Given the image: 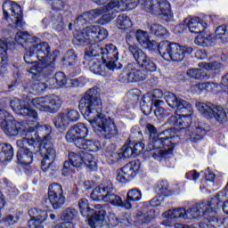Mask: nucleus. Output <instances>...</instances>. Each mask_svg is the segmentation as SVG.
<instances>
[{
    "label": "nucleus",
    "mask_w": 228,
    "mask_h": 228,
    "mask_svg": "<svg viewBox=\"0 0 228 228\" xmlns=\"http://www.w3.org/2000/svg\"><path fill=\"white\" fill-rule=\"evenodd\" d=\"M97 95H99V88L89 89L81 98L78 108L84 118L91 124L94 129H98L106 140H111L118 136V130L115 121L102 114V101Z\"/></svg>",
    "instance_id": "nucleus-1"
},
{
    "label": "nucleus",
    "mask_w": 228,
    "mask_h": 228,
    "mask_svg": "<svg viewBox=\"0 0 228 228\" xmlns=\"http://www.w3.org/2000/svg\"><path fill=\"white\" fill-rule=\"evenodd\" d=\"M128 51L136 62L128 63L119 75L120 81L123 83H138L145 81L149 72H156L158 66L142 49L136 45H129Z\"/></svg>",
    "instance_id": "nucleus-2"
},
{
    "label": "nucleus",
    "mask_w": 228,
    "mask_h": 228,
    "mask_svg": "<svg viewBox=\"0 0 228 228\" xmlns=\"http://www.w3.org/2000/svg\"><path fill=\"white\" fill-rule=\"evenodd\" d=\"M24 61L28 64L27 72L34 76L44 72L48 67H54L56 56L51 54V46L47 43L33 45L25 53Z\"/></svg>",
    "instance_id": "nucleus-3"
},
{
    "label": "nucleus",
    "mask_w": 228,
    "mask_h": 228,
    "mask_svg": "<svg viewBox=\"0 0 228 228\" xmlns=\"http://www.w3.org/2000/svg\"><path fill=\"white\" fill-rule=\"evenodd\" d=\"M166 102L170 106V108H176L181 114H175L171 116L167 119V124L169 126H174L175 127H180V131L188 127V124H191V115L193 113V108L185 100L175 96L173 93H167L164 96Z\"/></svg>",
    "instance_id": "nucleus-4"
},
{
    "label": "nucleus",
    "mask_w": 228,
    "mask_h": 228,
    "mask_svg": "<svg viewBox=\"0 0 228 228\" xmlns=\"http://www.w3.org/2000/svg\"><path fill=\"white\" fill-rule=\"evenodd\" d=\"M35 121L17 122L6 110H0V127L7 136H29L35 133Z\"/></svg>",
    "instance_id": "nucleus-5"
},
{
    "label": "nucleus",
    "mask_w": 228,
    "mask_h": 228,
    "mask_svg": "<svg viewBox=\"0 0 228 228\" xmlns=\"http://www.w3.org/2000/svg\"><path fill=\"white\" fill-rule=\"evenodd\" d=\"M165 137H152L150 138L146 151H154L151 152L152 158L158 161H161L162 159L175 147L174 142V129L169 128L164 132Z\"/></svg>",
    "instance_id": "nucleus-6"
},
{
    "label": "nucleus",
    "mask_w": 228,
    "mask_h": 228,
    "mask_svg": "<svg viewBox=\"0 0 228 228\" xmlns=\"http://www.w3.org/2000/svg\"><path fill=\"white\" fill-rule=\"evenodd\" d=\"M83 167H86L89 170L97 169V160L94 155L85 151L69 152V160H66L63 165L62 175L67 176L71 174L73 167L83 168Z\"/></svg>",
    "instance_id": "nucleus-7"
},
{
    "label": "nucleus",
    "mask_w": 228,
    "mask_h": 228,
    "mask_svg": "<svg viewBox=\"0 0 228 228\" xmlns=\"http://www.w3.org/2000/svg\"><path fill=\"white\" fill-rule=\"evenodd\" d=\"M225 192H219L208 202L196 204L194 207L185 210V220L200 218V216H204V215L216 213V209H220V208H222V202H224V199H225Z\"/></svg>",
    "instance_id": "nucleus-8"
},
{
    "label": "nucleus",
    "mask_w": 228,
    "mask_h": 228,
    "mask_svg": "<svg viewBox=\"0 0 228 228\" xmlns=\"http://www.w3.org/2000/svg\"><path fill=\"white\" fill-rule=\"evenodd\" d=\"M91 199L100 202H107L111 206L117 208H124V201L122 198L113 192V183L110 180L102 181L96 188H94L91 193Z\"/></svg>",
    "instance_id": "nucleus-9"
},
{
    "label": "nucleus",
    "mask_w": 228,
    "mask_h": 228,
    "mask_svg": "<svg viewBox=\"0 0 228 228\" xmlns=\"http://www.w3.org/2000/svg\"><path fill=\"white\" fill-rule=\"evenodd\" d=\"M28 122H36L37 126L34 127V131H37L35 137L32 138H23L16 142L17 147H26L28 145L31 151L35 149H39L40 145L43 143H47L51 140V134L53 133V128L49 125H40L37 120H29Z\"/></svg>",
    "instance_id": "nucleus-10"
},
{
    "label": "nucleus",
    "mask_w": 228,
    "mask_h": 228,
    "mask_svg": "<svg viewBox=\"0 0 228 228\" xmlns=\"http://www.w3.org/2000/svg\"><path fill=\"white\" fill-rule=\"evenodd\" d=\"M159 53L166 61H183L185 54H191L193 48L181 46L177 43L162 41L159 45Z\"/></svg>",
    "instance_id": "nucleus-11"
},
{
    "label": "nucleus",
    "mask_w": 228,
    "mask_h": 228,
    "mask_svg": "<svg viewBox=\"0 0 228 228\" xmlns=\"http://www.w3.org/2000/svg\"><path fill=\"white\" fill-rule=\"evenodd\" d=\"M141 4L148 13L158 15L166 22L172 20L170 2L167 0H141Z\"/></svg>",
    "instance_id": "nucleus-12"
},
{
    "label": "nucleus",
    "mask_w": 228,
    "mask_h": 228,
    "mask_svg": "<svg viewBox=\"0 0 228 228\" xmlns=\"http://www.w3.org/2000/svg\"><path fill=\"white\" fill-rule=\"evenodd\" d=\"M75 38L79 45H85L86 40L99 44V42H102V40L108 38V30L104 28H101L100 26L91 25L79 32Z\"/></svg>",
    "instance_id": "nucleus-13"
},
{
    "label": "nucleus",
    "mask_w": 228,
    "mask_h": 228,
    "mask_svg": "<svg viewBox=\"0 0 228 228\" xmlns=\"http://www.w3.org/2000/svg\"><path fill=\"white\" fill-rule=\"evenodd\" d=\"M32 104L39 110V111H45L46 113H56L61 108L63 100L58 94H49L45 97L34 98Z\"/></svg>",
    "instance_id": "nucleus-14"
},
{
    "label": "nucleus",
    "mask_w": 228,
    "mask_h": 228,
    "mask_svg": "<svg viewBox=\"0 0 228 228\" xmlns=\"http://www.w3.org/2000/svg\"><path fill=\"white\" fill-rule=\"evenodd\" d=\"M138 4H140V0H111L106 8L107 12H111V13L105 14L103 19L107 22H111L117 13L126 12V10H134Z\"/></svg>",
    "instance_id": "nucleus-15"
},
{
    "label": "nucleus",
    "mask_w": 228,
    "mask_h": 228,
    "mask_svg": "<svg viewBox=\"0 0 228 228\" xmlns=\"http://www.w3.org/2000/svg\"><path fill=\"white\" fill-rule=\"evenodd\" d=\"M196 108L207 118H216L217 122H227V113L220 105H215L211 102H196Z\"/></svg>",
    "instance_id": "nucleus-16"
},
{
    "label": "nucleus",
    "mask_w": 228,
    "mask_h": 228,
    "mask_svg": "<svg viewBox=\"0 0 228 228\" xmlns=\"http://www.w3.org/2000/svg\"><path fill=\"white\" fill-rule=\"evenodd\" d=\"M4 17L8 20L12 19L17 28L22 27V8L17 3L7 0L3 4Z\"/></svg>",
    "instance_id": "nucleus-17"
},
{
    "label": "nucleus",
    "mask_w": 228,
    "mask_h": 228,
    "mask_svg": "<svg viewBox=\"0 0 228 228\" xmlns=\"http://www.w3.org/2000/svg\"><path fill=\"white\" fill-rule=\"evenodd\" d=\"M86 136H88V126L85 123L79 122L70 126L66 133L65 138L68 143H74L77 146V142L81 143Z\"/></svg>",
    "instance_id": "nucleus-18"
},
{
    "label": "nucleus",
    "mask_w": 228,
    "mask_h": 228,
    "mask_svg": "<svg viewBox=\"0 0 228 228\" xmlns=\"http://www.w3.org/2000/svg\"><path fill=\"white\" fill-rule=\"evenodd\" d=\"M139 172L140 161L134 160L117 171L116 179L118 183H127V181L134 179Z\"/></svg>",
    "instance_id": "nucleus-19"
},
{
    "label": "nucleus",
    "mask_w": 228,
    "mask_h": 228,
    "mask_svg": "<svg viewBox=\"0 0 228 228\" xmlns=\"http://www.w3.org/2000/svg\"><path fill=\"white\" fill-rule=\"evenodd\" d=\"M38 151L43 158L41 160V169L43 172H47V170L51 168V165H53L56 159V150L53 149L52 144L45 142L43 147L40 145L39 148L36 150V152Z\"/></svg>",
    "instance_id": "nucleus-20"
},
{
    "label": "nucleus",
    "mask_w": 228,
    "mask_h": 228,
    "mask_svg": "<svg viewBox=\"0 0 228 228\" xmlns=\"http://www.w3.org/2000/svg\"><path fill=\"white\" fill-rule=\"evenodd\" d=\"M101 58L109 70H115L118 61V49L113 44L108 45L102 48Z\"/></svg>",
    "instance_id": "nucleus-21"
},
{
    "label": "nucleus",
    "mask_w": 228,
    "mask_h": 228,
    "mask_svg": "<svg viewBox=\"0 0 228 228\" xmlns=\"http://www.w3.org/2000/svg\"><path fill=\"white\" fill-rule=\"evenodd\" d=\"M10 106L12 110L18 115H21L22 117H29L30 118H34V120H37V118H38V114L37 113V110L31 109L28 102L24 101L13 98L10 102Z\"/></svg>",
    "instance_id": "nucleus-22"
},
{
    "label": "nucleus",
    "mask_w": 228,
    "mask_h": 228,
    "mask_svg": "<svg viewBox=\"0 0 228 228\" xmlns=\"http://www.w3.org/2000/svg\"><path fill=\"white\" fill-rule=\"evenodd\" d=\"M48 200L53 209H60L65 204L63 188L58 183H53L48 190Z\"/></svg>",
    "instance_id": "nucleus-23"
},
{
    "label": "nucleus",
    "mask_w": 228,
    "mask_h": 228,
    "mask_svg": "<svg viewBox=\"0 0 228 228\" xmlns=\"http://www.w3.org/2000/svg\"><path fill=\"white\" fill-rule=\"evenodd\" d=\"M116 27L118 29H122V31L129 33L126 38V44L129 47V45H131V40H133V37H134V28H133V21H131V18L126 14H120L116 20Z\"/></svg>",
    "instance_id": "nucleus-24"
},
{
    "label": "nucleus",
    "mask_w": 228,
    "mask_h": 228,
    "mask_svg": "<svg viewBox=\"0 0 228 228\" xmlns=\"http://www.w3.org/2000/svg\"><path fill=\"white\" fill-rule=\"evenodd\" d=\"M106 8H108V5L100 9L92 10L89 12H85L83 15L77 19V23L85 24L86 22H90V20H95V19L102 15L103 24H108L110 21L104 19V15H108V13H110L111 15V11L109 12Z\"/></svg>",
    "instance_id": "nucleus-25"
},
{
    "label": "nucleus",
    "mask_w": 228,
    "mask_h": 228,
    "mask_svg": "<svg viewBox=\"0 0 228 228\" xmlns=\"http://www.w3.org/2000/svg\"><path fill=\"white\" fill-rule=\"evenodd\" d=\"M28 215L30 216V220L28 221L29 228H44L42 223L45 222L49 216L45 210L38 208H31L28 210Z\"/></svg>",
    "instance_id": "nucleus-26"
},
{
    "label": "nucleus",
    "mask_w": 228,
    "mask_h": 228,
    "mask_svg": "<svg viewBox=\"0 0 228 228\" xmlns=\"http://www.w3.org/2000/svg\"><path fill=\"white\" fill-rule=\"evenodd\" d=\"M184 24H186L189 31L194 33V35L204 33L206 28H208V23L200 17L187 18Z\"/></svg>",
    "instance_id": "nucleus-27"
},
{
    "label": "nucleus",
    "mask_w": 228,
    "mask_h": 228,
    "mask_svg": "<svg viewBox=\"0 0 228 228\" xmlns=\"http://www.w3.org/2000/svg\"><path fill=\"white\" fill-rule=\"evenodd\" d=\"M84 45H87L86 48V60L101 58L102 55V47H101L97 42L86 40Z\"/></svg>",
    "instance_id": "nucleus-28"
},
{
    "label": "nucleus",
    "mask_w": 228,
    "mask_h": 228,
    "mask_svg": "<svg viewBox=\"0 0 228 228\" xmlns=\"http://www.w3.org/2000/svg\"><path fill=\"white\" fill-rule=\"evenodd\" d=\"M92 215L94 216H90L88 219V225H90V227L101 225L102 219L106 216V210H104V208H102V205L101 204L94 205V208H92Z\"/></svg>",
    "instance_id": "nucleus-29"
},
{
    "label": "nucleus",
    "mask_w": 228,
    "mask_h": 228,
    "mask_svg": "<svg viewBox=\"0 0 228 228\" xmlns=\"http://www.w3.org/2000/svg\"><path fill=\"white\" fill-rule=\"evenodd\" d=\"M33 151L37 152V149L31 150L29 145L20 147L17 159L20 165H31L33 163Z\"/></svg>",
    "instance_id": "nucleus-30"
},
{
    "label": "nucleus",
    "mask_w": 228,
    "mask_h": 228,
    "mask_svg": "<svg viewBox=\"0 0 228 228\" xmlns=\"http://www.w3.org/2000/svg\"><path fill=\"white\" fill-rule=\"evenodd\" d=\"M86 61H88L91 72L97 76H104V67H106V63H103L102 57L89 59L86 60Z\"/></svg>",
    "instance_id": "nucleus-31"
},
{
    "label": "nucleus",
    "mask_w": 228,
    "mask_h": 228,
    "mask_svg": "<svg viewBox=\"0 0 228 228\" xmlns=\"http://www.w3.org/2000/svg\"><path fill=\"white\" fill-rule=\"evenodd\" d=\"M8 63V43L0 40V76L6 74L4 65Z\"/></svg>",
    "instance_id": "nucleus-32"
},
{
    "label": "nucleus",
    "mask_w": 228,
    "mask_h": 228,
    "mask_svg": "<svg viewBox=\"0 0 228 228\" xmlns=\"http://www.w3.org/2000/svg\"><path fill=\"white\" fill-rule=\"evenodd\" d=\"M142 200V191L138 188L131 189L127 191L126 200L124 202V208L126 209H131L133 208L132 202H140Z\"/></svg>",
    "instance_id": "nucleus-33"
},
{
    "label": "nucleus",
    "mask_w": 228,
    "mask_h": 228,
    "mask_svg": "<svg viewBox=\"0 0 228 228\" xmlns=\"http://www.w3.org/2000/svg\"><path fill=\"white\" fill-rule=\"evenodd\" d=\"M152 98L153 99H151L148 96H144L143 98V102H145V104H147L148 102L150 103V107H147V109H145L146 108L145 105H142L141 110L142 113H144V115L151 113V111L152 110V104H154L156 101H159V99H163V92H161V90L159 89H156L153 93Z\"/></svg>",
    "instance_id": "nucleus-34"
},
{
    "label": "nucleus",
    "mask_w": 228,
    "mask_h": 228,
    "mask_svg": "<svg viewBox=\"0 0 228 228\" xmlns=\"http://www.w3.org/2000/svg\"><path fill=\"white\" fill-rule=\"evenodd\" d=\"M77 149H83L84 151H89L90 152H97L101 149V142L94 140L84 139L77 142Z\"/></svg>",
    "instance_id": "nucleus-35"
},
{
    "label": "nucleus",
    "mask_w": 228,
    "mask_h": 228,
    "mask_svg": "<svg viewBox=\"0 0 228 228\" xmlns=\"http://www.w3.org/2000/svg\"><path fill=\"white\" fill-rule=\"evenodd\" d=\"M163 216L168 220H177L179 218L186 220V208H177L167 210L163 213Z\"/></svg>",
    "instance_id": "nucleus-36"
},
{
    "label": "nucleus",
    "mask_w": 228,
    "mask_h": 228,
    "mask_svg": "<svg viewBox=\"0 0 228 228\" xmlns=\"http://www.w3.org/2000/svg\"><path fill=\"white\" fill-rule=\"evenodd\" d=\"M185 134L193 142H197V140H201L206 136V130L200 126H189L185 130Z\"/></svg>",
    "instance_id": "nucleus-37"
},
{
    "label": "nucleus",
    "mask_w": 228,
    "mask_h": 228,
    "mask_svg": "<svg viewBox=\"0 0 228 228\" xmlns=\"http://www.w3.org/2000/svg\"><path fill=\"white\" fill-rule=\"evenodd\" d=\"M134 157V153L133 151V146L129 143H126L120 150V152L114 153L113 158L116 161H120V159L124 158H132Z\"/></svg>",
    "instance_id": "nucleus-38"
},
{
    "label": "nucleus",
    "mask_w": 228,
    "mask_h": 228,
    "mask_svg": "<svg viewBox=\"0 0 228 228\" xmlns=\"http://www.w3.org/2000/svg\"><path fill=\"white\" fill-rule=\"evenodd\" d=\"M213 40H215V37L213 35L208 34H200L194 40L196 45H200V47H209L211 44H213Z\"/></svg>",
    "instance_id": "nucleus-39"
},
{
    "label": "nucleus",
    "mask_w": 228,
    "mask_h": 228,
    "mask_svg": "<svg viewBox=\"0 0 228 228\" xmlns=\"http://www.w3.org/2000/svg\"><path fill=\"white\" fill-rule=\"evenodd\" d=\"M150 32L151 35H154V37H157L158 38L168 37V30L158 23L150 25Z\"/></svg>",
    "instance_id": "nucleus-40"
},
{
    "label": "nucleus",
    "mask_w": 228,
    "mask_h": 228,
    "mask_svg": "<svg viewBox=\"0 0 228 228\" xmlns=\"http://www.w3.org/2000/svg\"><path fill=\"white\" fill-rule=\"evenodd\" d=\"M78 208L80 209V213L82 216H85L86 218H88V216H92V213H94V210L92 208H90V204H88V200L86 198H82L78 201Z\"/></svg>",
    "instance_id": "nucleus-41"
},
{
    "label": "nucleus",
    "mask_w": 228,
    "mask_h": 228,
    "mask_svg": "<svg viewBox=\"0 0 228 228\" xmlns=\"http://www.w3.org/2000/svg\"><path fill=\"white\" fill-rule=\"evenodd\" d=\"M16 44H20V45H24L26 42L28 44H32L35 42V37L29 35L28 32H18L15 36Z\"/></svg>",
    "instance_id": "nucleus-42"
},
{
    "label": "nucleus",
    "mask_w": 228,
    "mask_h": 228,
    "mask_svg": "<svg viewBox=\"0 0 228 228\" xmlns=\"http://www.w3.org/2000/svg\"><path fill=\"white\" fill-rule=\"evenodd\" d=\"M70 123L67 119L65 114L63 112H61L54 120V126L57 129H60L61 131H65L67 127H69V125Z\"/></svg>",
    "instance_id": "nucleus-43"
},
{
    "label": "nucleus",
    "mask_w": 228,
    "mask_h": 228,
    "mask_svg": "<svg viewBox=\"0 0 228 228\" xmlns=\"http://www.w3.org/2000/svg\"><path fill=\"white\" fill-rule=\"evenodd\" d=\"M168 182L162 180L157 183L155 191L158 193V195L167 197V195H168Z\"/></svg>",
    "instance_id": "nucleus-44"
},
{
    "label": "nucleus",
    "mask_w": 228,
    "mask_h": 228,
    "mask_svg": "<svg viewBox=\"0 0 228 228\" xmlns=\"http://www.w3.org/2000/svg\"><path fill=\"white\" fill-rule=\"evenodd\" d=\"M216 38H219L223 42H228V27L221 25L216 29Z\"/></svg>",
    "instance_id": "nucleus-45"
},
{
    "label": "nucleus",
    "mask_w": 228,
    "mask_h": 228,
    "mask_svg": "<svg viewBox=\"0 0 228 228\" xmlns=\"http://www.w3.org/2000/svg\"><path fill=\"white\" fill-rule=\"evenodd\" d=\"M154 211L148 210L146 212H138L137 213V218L138 221L141 222V224H149L152 218H154V215H152Z\"/></svg>",
    "instance_id": "nucleus-46"
},
{
    "label": "nucleus",
    "mask_w": 228,
    "mask_h": 228,
    "mask_svg": "<svg viewBox=\"0 0 228 228\" xmlns=\"http://www.w3.org/2000/svg\"><path fill=\"white\" fill-rule=\"evenodd\" d=\"M66 118L68 119V122H77L80 118L79 111L74 109L67 110L62 112Z\"/></svg>",
    "instance_id": "nucleus-47"
},
{
    "label": "nucleus",
    "mask_w": 228,
    "mask_h": 228,
    "mask_svg": "<svg viewBox=\"0 0 228 228\" xmlns=\"http://www.w3.org/2000/svg\"><path fill=\"white\" fill-rule=\"evenodd\" d=\"M160 104H163V101H161V100H156L154 102V106H155V108H157L154 110V113L158 118H163L168 116V112H167V110H165L164 108L159 107Z\"/></svg>",
    "instance_id": "nucleus-48"
},
{
    "label": "nucleus",
    "mask_w": 228,
    "mask_h": 228,
    "mask_svg": "<svg viewBox=\"0 0 228 228\" xmlns=\"http://www.w3.org/2000/svg\"><path fill=\"white\" fill-rule=\"evenodd\" d=\"M4 183L6 184V194L11 199V200H13L17 195H19V190L13 186V183L8 182V180H4Z\"/></svg>",
    "instance_id": "nucleus-49"
},
{
    "label": "nucleus",
    "mask_w": 228,
    "mask_h": 228,
    "mask_svg": "<svg viewBox=\"0 0 228 228\" xmlns=\"http://www.w3.org/2000/svg\"><path fill=\"white\" fill-rule=\"evenodd\" d=\"M199 67H200V69H205V70H220V69H222V63L220 62H201L199 63Z\"/></svg>",
    "instance_id": "nucleus-50"
},
{
    "label": "nucleus",
    "mask_w": 228,
    "mask_h": 228,
    "mask_svg": "<svg viewBox=\"0 0 228 228\" xmlns=\"http://www.w3.org/2000/svg\"><path fill=\"white\" fill-rule=\"evenodd\" d=\"M134 35L137 42H139L142 47L147 45V42L149 41V34L147 32L139 29Z\"/></svg>",
    "instance_id": "nucleus-51"
},
{
    "label": "nucleus",
    "mask_w": 228,
    "mask_h": 228,
    "mask_svg": "<svg viewBox=\"0 0 228 228\" xmlns=\"http://www.w3.org/2000/svg\"><path fill=\"white\" fill-rule=\"evenodd\" d=\"M77 60V55L74 53V51L69 50L66 53L63 61H65L66 65H74Z\"/></svg>",
    "instance_id": "nucleus-52"
},
{
    "label": "nucleus",
    "mask_w": 228,
    "mask_h": 228,
    "mask_svg": "<svg viewBox=\"0 0 228 228\" xmlns=\"http://www.w3.org/2000/svg\"><path fill=\"white\" fill-rule=\"evenodd\" d=\"M1 149L6 161H10L13 158V148L10 144H3Z\"/></svg>",
    "instance_id": "nucleus-53"
},
{
    "label": "nucleus",
    "mask_w": 228,
    "mask_h": 228,
    "mask_svg": "<svg viewBox=\"0 0 228 228\" xmlns=\"http://www.w3.org/2000/svg\"><path fill=\"white\" fill-rule=\"evenodd\" d=\"M77 210L76 208H68L64 211L62 217L63 220H66L67 222H72L74 218H77Z\"/></svg>",
    "instance_id": "nucleus-54"
},
{
    "label": "nucleus",
    "mask_w": 228,
    "mask_h": 228,
    "mask_svg": "<svg viewBox=\"0 0 228 228\" xmlns=\"http://www.w3.org/2000/svg\"><path fill=\"white\" fill-rule=\"evenodd\" d=\"M187 76L192 79H204L202 76V69H190L187 70Z\"/></svg>",
    "instance_id": "nucleus-55"
},
{
    "label": "nucleus",
    "mask_w": 228,
    "mask_h": 228,
    "mask_svg": "<svg viewBox=\"0 0 228 228\" xmlns=\"http://www.w3.org/2000/svg\"><path fill=\"white\" fill-rule=\"evenodd\" d=\"M53 28L56 31H63L65 24L63 23V18L61 16H53Z\"/></svg>",
    "instance_id": "nucleus-56"
},
{
    "label": "nucleus",
    "mask_w": 228,
    "mask_h": 228,
    "mask_svg": "<svg viewBox=\"0 0 228 228\" xmlns=\"http://www.w3.org/2000/svg\"><path fill=\"white\" fill-rule=\"evenodd\" d=\"M216 86H218V85L211 82L198 84L200 94V92H204V90H206V92H211V90H213V88H216Z\"/></svg>",
    "instance_id": "nucleus-57"
},
{
    "label": "nucleus",
    "mask_w": 228,
    "mask_h": 228,
    "mask_svg": "<svg viewBox=\"0 0 228 228\" xmlns=\"http://www.w3.org/2000/svg\"><path fill=\"white\" fill-rule=\"evenodd\" d=\"M55 81L59 86H65L67 85V77L63 72H57L55 74Z\"/></svg>",
    "instance_id": "nucleus-58"
},
{
    "label": "nucleus",
    "mask_w": 228,
    "mask_h": 228,
    "mask_svg": "<svg viewBox=\"0 0 228 228\" xmlns=\"http://www.w3.org/2000/svg\"><path fill=\"white\" fill-rule=\"evenodd\" d=\"M32 88L36 92H44L45 88H51V86H49V81L47 83L37 82L33 85Z\"/></svg>",
    "instance_id": "nucleus-59"
},
{
    "label": "nucleus",
    "mask_w": 228,
    "mask_h": 228,
    "mask_svg": "<svg viewBox=\"0 0 228 228\" xmlns=\"http://www.w3.org/2000/svg\"><path fill=\"white\" fill-rule=\"evenodd\" d=\"M131 145L134 156H138V154H140L143 151V149H145V143L143 142H137L135 144Z\"/></svg>",
    "instance_id": "nucleus-60"
},
{
    "label": "nucleus",
    "mask_w": 228,
    "mask_h": 228,
    "mask_svg": "<svg viewBox=\"0 0 228 228\" xmlns=\"http://www.w3.org/2000/svg\"><path fill=\"white\" fill-rule=\"evenodd\" d=\"M50 4H52L53 10H55L56 12H60L65 8V4L62 0H53Z\"/></svg>",
    "instance_id": "nucleus-61"
},
{
    "label": "nucleus",
    "mask_w": 228,
    "mask_h": 228,
    "mask_svg": "<svg viewBox=\"0 0 228 228\" xmlns=\"http://www.w3.org/2000/svg\"><path fill=\"white\" fill-rule=\"evenodd\" d=\"M200 177V173L197 172V170L190 171L186 174V178L190 181H194V183H197Z\"/></svg>",
    "instance_id": "nucleus-62"
},
{
    "label": "nucleus",
    "mask_w": 228,
    "mask_h": 228,
    "mask_svg": "<svg viewBox=\"0 0 228 228\" xmlns=\"http://www.w3.org/2000/svg\"><path fill=\"white\" fill-rule=\"evenodd\" d=\"M146 131L148 134H150V138H154L158 136V129H156V126L154 125L147 124Z\"/></svg>",
    "instance_id": "nucleus-63"
},
{
    "label": "nucleus",
    "mask_w": 228,
    "mask_h": 228,
    "mask_svg": "<svg viewBox=\"0 0 228 228\" xmlns=\"http://www.w3.org/2000/svg\"><path fill=\"white\" fill-rule=\"evenodd\" d=\"M142 47H145L146 49H149L150 51H156V49H158V51H159V44H158V42L156 41H150L148 39L147 44L144 45Z\"/></svg>",
    "instance_id": "nucleus-64"
}]
</instances>
